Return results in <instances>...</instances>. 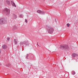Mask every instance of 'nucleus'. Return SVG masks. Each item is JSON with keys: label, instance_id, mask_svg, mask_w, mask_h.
Segmentation results:
<instances>
[{"label": "nucleus", "instance_id": "obj_1", "mask_svg": "<svg viewBox=\"0 0 78 78\" xmlns=\"http://www.w3.org/2000/svg\"><path fill=\"white\" fill-rule=\"evenodd\" d=\"M46 27L48 33H50V34L53 33V31H54V29L53 28L49 26V25H46Z\"/></svg>", "mask_w": 78, "mask_h": 78}, {"label": "nucleus", "instance_id": "obj_2", "mask_svg": "<svg viewBox=\"0 0 78 78\" xmlns=\"http://www.w3.org/2000/svg\"><path fill=\"white\" fill-rule=\"evenodd\" d=\"M20 44L21 45H23V47H25L26 46H29L30 44L27 41H25L23 42L21 41L20 42Z\"/></svg>", "mask_w": 78, "mask_h": 78}, {"label": "nucleus", "instance_id": "obj_3", "mask_svg": "<svg viewBox=\"0 0 78 78\" xmlns=\"http://www.w3.org/2000/svg\"><path fill=\"white\" fill-rule=\"evenodd\" d=\"M60 49H63L64 50H69V48L67 44L64 45H61L60 46Z\"/></svg>", "mask_w": 78, "mask_h": 78}, {"label": "nucleus", "instance_id": "obj_4", "mask_svg": "<svg viewBox=\"0 0 78 78\" xmlns=\"http://www.w3.org/2000/svg\"><path fill=\"white\" fill-rule=\"evenodd\" d=\"M5 23H6V20L5 18H1L0 19V24L3 25V24H5Z\"/></svg>", "mask_w": 78, "mask_h": 78}, {"label": "nucleus", "instance_id": "obj_5", "mask_svg": "<svg viewBox=\"0 0 78 78\" xmlns=\"http://www.w3.org/2000/svg\"><path fill=\"white\" fill-rule=\"evenodd\" d=\"M3 12H5V14L9 15L10 14V10L9 9L6 8L3 11Z\"/></svg>", "mask_w": 78, "mask_h": 78}, {"label": "nucleus", "instance_id": "obj_6", "mask_svg": "<svg viewBox=\"0 0 78 78\" xmlns=\"http://www.w3.org/2000/svg\"><path fill=\"white\" fill-rule=\"evenodd\" d=\"M11 3L12 5L13 6L16 7V4H15V3H14V2H13L12 1H11Z\"/></svg>", "mask_w": 78, "mask_h": 78}, {"label": "nucleus", "instance_id": "obj_7", "mask_svg": "<svg viewBox=\"0 0 78 78\" xmlns=\"http://www.w3.org/2000/svg\"><path fill=\"white\" fill-rule=\"evenodd\" d=\"M78 56V54H77L73 53L72 54V56L73 57V58H75V57H76V56Z\"/></svg>", "mask_w": 78, "mask_h": 78}, {"label": "nucleus", "instance_id": "obj_8", "mask_svg": "<svg viewBox=\"0 0 78 78\" xmlns=\"http://www.w3.org/2000/svg\"><path fill=\"white\" fill-rule=\"evenodd\" d=\"M2 48L3 49H6L7 48V46L5 44H4L2 46Z\"/></svg>", "mask_w": 78, "mask_h": 78}, {"label": "nucleus", "instance_id": "obj_9", "mask_svg": "<svg viewBox=\"0 0 78 78\" xmlns=\"http://www.w3.org/2000/svg\"><path fill=\"white\" fill-rule=\"evenodd\" d=\"M13 42L15 44V45L16 44H17V40H16V39H14Z\"/></svg>", "mask_w": 78, "mask_h": 78}, {"label": "nucleus", "instance_id": "obj_10", "mask_svg": "<svg viewBox=\"0 0 78 78\" xmlns=\"http://www.w3.org/2000/svg\"><path fill=\"white\" fill-rule=\"evenodd\" d=\"M13 19H16L17 18V15H16L15 14H13Z\"/></svg>", "mask_w": 78, "mask_h": 78}, {"label": "nucleus", "instance_id": "obj_11", "mask_svg": "<svg viewBox=\"0 0 78 78\" xmlns=\"http://www.w3.org/2000/svg\"><path fill=\"white\" fill-rule=\"evenodd\" d=\"M6 2L7 3L8 5H10V4H11V3L10 2H9V1H6Z\"/></svg>", "mask_w": 78, "mask_h": 78}, {"label": "nucleus", "instance_id": "obj_12", "mask_svg": "<svg viewBox=\"0 0 78 78\" xmlns=\"http://www.w3.org/2000/svg\"><path fill=\"white\" fill-rule=\"evenodd\" d=\"M42 15H44L45 14V13L44 11H41V13H40Z\"/></svg>", "mask_w": 78, "mask_h": 78}, {"label": "nucleus", "instance_id": "obj_13", "mask_svg": "<svg viewBox=\"0 0 78 78\" xmlns=\"http://www.w3.org/2000/svg\"><path fill=\"white\" fill-rule=\"evenodd\" d=\"M37 12H38V13H39V14H41V11L39 10H37Z\"/></svg>", "mask_w": 78, "mask_h": 78}, {"label": "nucleus", "instance_id": "obj_14", "mask_svg": "<svg viewBox=\"0 0 78 78\" xmlns=\"http://www.w3.org/2000/svg\"><path fill=\"white\" fill-rule=\"evenodd\" d=\"M20 17L22 18L23 17V15L22 14H21L20 15Z\"/></svg>", "mask_w": 78, "mask_h": 78}, {"label": "nucleus", "instance_id": "obj_15", "mask_svg": "<svg viewBox=\"0 0 78 78\" xmlns=\"http://www.w3.org/2000/svg\"><path fill=\"white\" fill-rule=\"evenodd\" d=\"M76 73L75 71H72V75H75V74Z\"/></svg>", "mask_w": 78, "mask_h": 78}, {"label": "nucleus", "instance_id": "obj_16", "mask_svg": "<svg viewBox=\"0 0 78 78\" xmlns=\"http://www.w3.org/2000/svg\"><path fill=\"white\" fill-rule=\"evenodd\" d=\"M28 56H29V55H28V54H27L26 57V58H27V59H28Z\"/></svg>", "mask_w": 78, "mask_h": 78}, {"label": "nucleus", "instance_id": "obj_17", "mask_svg": "<svg viewBox=\"0 0 78 78\" xmlns=\"http://www.w3.org/2000/svg\"><path fill=\"white\" fill-rule=\"evenodd\" d=\"M67 26L68 27H69V26H70V24H67Z\"/></svg>", "mask_w": 78, "mask_h": 78}, {"label": "nucleus", "instance_id": "obj_18", "mask_svg": "<svg viewBox=\"0 0 78 78\" xmlns=\"http://www.w3.org/2000/svg\"><path fill=\"white\" fill-rule=\"evenodd\" d=\"M9 39H10V38L8 37L7 38V40H8V41H9Z\"/></svg>", "mask_w": 78, "mask_h": 78}, {"label": "nucleus", "instance_id": "obj_19", "mask_svg": "<svg viewBox=\"0 0 78 78\" xmlns=\"http://www.w3.org/2000/svg\"><path fill=\"white\" fill-rule=\"evenodd\" d=\"M14 29H16V28H17V27L15 26L14 27Z\"/></svg>", "mask_w": 78, "mask_h": 78}, {"label": "nucleus", "instance_id": "obj_20", "mask_svg": "<svg viewBox=\"0 0 78 78\" xmlns=\"http://www.w3.org/2000/svg\"><path fill=\"white\" fill-rule=\"evenodd\" d=\"M25 22L26 23H27V22H28L27 20V19H25Z\"/></svg>", "mask_w": 78, "mask_h": 78}, {"label": "nucleus", "instance_id": "obj_21", "mask_svg": "<svg viewBox=\"0 0 78 78\" xmlns=\"http://www.w3.org/2000/svg\"><path fill=\"white\" fill-rule=\"evenodd\" d=\"M8 65H9V66H11V64H9V63L8 64Z\"/></svg>", "mask_w": 78, "mask_h": 78}, {"label": "nucleus", "instance_id": "obj_22", "mask_svg": "<svg viewBox=\"0 0 78 78\" xmlns=\"http://www.w3.org/2000/svg\"><path fill=\"white\" fill-rule=\"evenodd\" d=\"M6 67H9V66L8 65H6Z\"/></svg>", "mask_w": 78, "mask_h": 78}, {"label": "nucleus", "instance_id": "obj_23", "mask_svg": "<svg viewBox=\"0 0 78 78\" xmlns=\"http://www.w3.org/2000/svg\"><path fill=\"white\" fill-rule=\"evenodd\" d=\"M1 52H2V50H0V53H1Z\"/></svg>", "mask_w": 78, "mask_h": 78}, {"label": "nucleus", "instance_id": "obj_24", "mask_svg": "<svg viewBox=\"0 0 78 78\" xmlns=\"http://www.w3.org/2000/svg\"><path fill=\"white\" fill-rule=\"evenodd\" d=\"M0 66H2V64L1 63H0Z\"/></svg>", "mask_w": 78, "mask_h": 78}, {"label": "nucleus", "instance_id": "obj_25", "mask_svg": "<svg viewBox=\"0 0 78 78\" xmlns=\"http://www.w3.org/2000/svg\"><path fill=\"white\" fill-rule=\"evenodd\" d=\"M37 0H34V1H35V2H36Z\"/></svg>", "mask_w": 78, "mask_h": 78}, {"label": "nucleus", "instance_id": "obj_26", "mask_svg": "<svg viewBox=\"0 0 78 78\" xmlns=\"http://www.w3.org/2000/svg\"><path fill=\"white\" fill-rule=\"evenodd\" d=\"M37 45H38V46H39V45H38V44H37Z\"/></svg>", "mask_w": 78, "mask_h": 78}, {"label": "nucleus", "instance_id": "obj_27", "mask_svg": "<svg viewBox=\"0 0 78 78\" xmlns=\"http://www.w3.org/2000/svg\"><path fill=\"white\" fill-rule=\"evenodd\" d=\"M44 1H45V0H43Z\"/></svg>", "mask_w": 78, "mask_h": 78}]
</instances>
